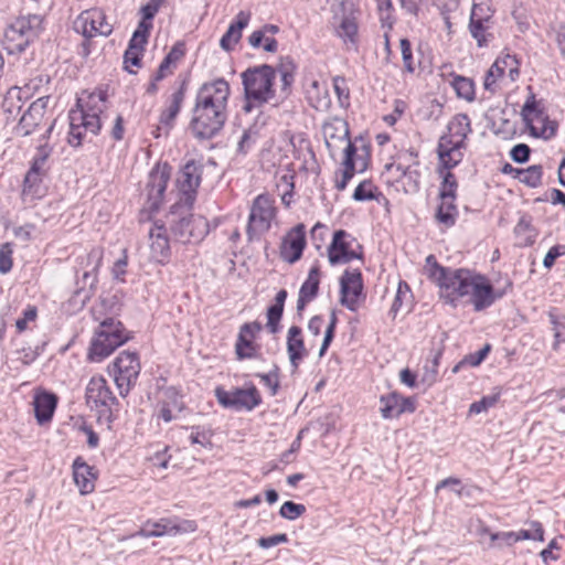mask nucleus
I'll list each match as a JSON object with an SVG mask.
<instances>
[{
    "label": "nucleus",
    "mask_w": 565,
    "mask_h": 565,
    "mask_svg": "<svg viewBox=\"0 0 565 565\" xmlns=\"http://www.w3.org/2000/svg\"><path fill=\"white\" fill-rule=\"evenodd\" d=\"M107 94L104 90L88 94L86 99L78 98L68 113V143L79 147L86 132L97 135L107 118Z\"/></svg>",
    "instance_id": "obj_1"
},
{
    "label": "nucleus",
    "mask_w": 565,
    "mask_h": 565,
    "mask_svg": "<svg viewBox=\"0 0 565 565\" xmlns=\"http://www.w3.org/2000/svg\"><path fill=\"white\" fill-rule=\"evenodd\" d=\"M425 270L428 278L438 285L441 294L450 303L469 295L476 277L468 269H454L439 265L434 255L426 257Z\"/></svg>",
    "instance_id": "obj_2"
},
{
    "label": "nucleus",
    "mask_w": 565,
    "mask_h": 565,
    "mask_svg": "<svg viewBox=\"0 0 565 565\" xmlns=\"http://www.w3.org/2000/svg\"><path fill=\"white\" fill-rule=\"evenodd\" d=\"M241 78L244 87L245 111H250L275 98L276 71L273 66L263 64L248 67L241 74Z\"/></svg>",
    "instance_id": "obj_3"
},
{
    "label": "nucleus",
    "mask_w": 565,
    "mask_h": 565,
    "mask_svg": "<svg viewBox=\"0 0 565 565\" xmlns=\"http://www.w3.org/2000/svg\"><path fill=\"white\" fill-rule=\"evenodd\" d=\"M330 3V25L333 33L347 47H356L359 42L358 17L360 10L355 0H328Z\"/></svg>",
    "instance_id": "obj_4"
},
{
    "label": "nucleus",
    "mask_w": 565,
    "mask_h": 565,
    "mask_svg": "<svg viewBox=\"0 0 565 565\" xmlns=\"http://www.w3.org/2000/svg\"><path fill=\"white\" fill-rule=\"evenodd\" d=\"M129 339V332L119 320L106 318L95 330L88 350V358L93 362H100Z\"/></svg>",
    "instance_id": "obj_5"
},
{
    "label": "nucleus",
    "mask_w": 565,
    "mask_h": 565,
    "mask_svg": "<svg viewBox=\"0 0 565 565\" xmlns=\"http://www.w3.org/2000/svg\"><path fill=\"white\" fill-rule=\"evenodd\" d=\"M170 232L174 241L188 244L202 241L209 233L207 221L186 211L183 203H174L169 213Z\"/></svg>",
    "instance_id": "obj_6"
},
{
    "label": "nucleus",
    "mask_w": 565,
    "mask_h": 565,
    "mask_svg": "<svg viewBox=\"0 0 565 565\" xmlns=\"http://www.w3.org/2000/svg\"><path fill=\"white\" fill-rule=\"evenodd\" d=\"M42 19L36 14L18 17L4 30L3 45L9 54L23 53L40 35Z\"/></svg>",
    "instance_id": "obj_7"
},
{
    "label": "nucleus",
    "mask_w": 565,
    "mask_h": 565,
    "mask_svg": "<svg viewBox=\"0 0 565 565\" xmlns=\"http://www.w3.org/2000/svg\"><path fill=\"white\" fill-rule=\"evenodd\" d=\"M103 258L104 248L100 246H95L85 255L77 257L75 267V295H83V300H87L94 295Z\"/></svg>",
    "instance_id": "obj_8"
},
{
    "label": "nucleus",
    "mask_w": 565,
    "mask_h": 565,
    "mask_svg": "<svg viewBox=\"0 0 565 565\" xmlns=\"http://www.w3.org/2000/svg\"><path fill=\"white\" fill-rule=\"evenodd\" d=\"M275 200L268 194L257 195L250 206L246 234L252 241L268 232L276 217Z\"/></svg>",
    "instance_id": "obj_9"
},
{
    "label": "nucleus",
    "mask_w": 565,
    "mask_h": 565,
    "mask_svg": "<svg viewBox=\"0 0 565 565\" xmlns=\"http://www.w3.org/2000/svg\"><path fill=\"white\" fill-rule=\"evenodd\" d=\"M137 352L122 351L113 362V375L121 396L128 395L140 374Z\"/></svg>",
    "instance_id": "obj_10"
},
{
    "label": "nucleus",
    "mask_w": 565,
    "mask_h": 565,
    "mask_svg": "<svg viewBox=\"0 0 565 565\" xmlns=\"http://www.w3.org/2000/svg\"><path fill=\"white\" fill-rule=\"evenodd\" d=\"M226 119L227 113H216L209 108L194 106L192 109L190 129L196 139H212L222 130Z\"/></svg>",
    "instance_id": "obj_11"
},
{
    "label": "nucleus",
    "mask_w": 565,
    "mask_h": 565,
    "mask_svg": "<svg viewBox=\"0 0 565 565\" xmlns=\"http://www.w3.org/2000/svg\"><path fill=\"white\" fill-rule=\"evenodd\" d=\"M215 397L223 407L236 412H250L262 404L260 393L255 385H250L246 388L236 387L231 391L216 387Z\"/></svg>",
    "instance_id": "obj_12"
},
{
    "label": "nucleus",
    "mask_w": 565,
    "mask_h": 565,
    "mask_svg": "<svg viewBox=\"0 0 565 565\" xmlns=\"http://www.w3.org/2000/svg\"><path fill=\"white\" fill-rule=\"evenodd\" d=\"M202 164L195 160H189L181 167L177 177L179 200L175 203H183L186 211L192 210L196 199V190L201 183Z\"/></svg>",
    "instance_id": "obj_13"
},
{
    "label": "nucleus",
    "mask_w": 565,
    "mask_h": 565,
    "mask_svg": "<svg viewBox=\"0 0 565 565\" xmlns=\"http://www.w3.org/2000/svg\"><path fill=\"white\" fill-rule=\"evenodd\" d=\"M170 175L171 167L168 163H164L163 166L158 164L150 171L145 188L146 200L142 213L145 211L148 213H154L159 211L163 202L164 192L167 190Z\"/></svg>",
    "instance_id": "obj_14"
},
{
    "label": "nucleus",
    "mask_w": 565,
    "mask_h": 565,
    "mask_svg": "<svg viewBox=\"0 0 565 565\" xmlns=\"http://www.w3.org/2000/svg\"><path fill=\"white\" fill-rule=\"evenodd\" d=\"M230 94V84L224 78L204 83L198 90L194 106L227 113Z\"/></svg>",
    "instance_id": "obj_15"
},
{
    "label": "nucleus",
    "mask_w": 565,
    "mask_h": 565,
    "mask_svg": "<svg viewBox=\"0 0 565 565\" xmlns=\"http://www.w3.org/2000/svg\"><path fill=\"white\" fill-rule=\"evenodd\" d=\"M370 160L371 145L362 137L355 138L354 142H348L344 148L341 179L349 183L355 172L362 173L369 168Z\"/></svg>",
    "instance_id": "obj_16"
},
{
    "label": "nucleus",
    "mask_w": 565,
    "mask_h": 565,
    "mask_svg": "<svg viewBox=\"0 0 565 565\" xmlns=\"http://www.w3.org/2000/svg\"><path fill=\"white\" fill-rule=\"evenodd\" d=\"M355 238L344 230H338L333 233L332 241L327 248L328 260L330 265L349 264L353 259H362V246L356 244L359 250L352 248Z\"/></svg>",
    "instance_id": "obj_17"
},
{
    "label": "nucleus",
    "mask_w": 565,
    "mask_h": 565,
    "mask_svg": "<svg viewBox=\"0 0 565 565\" xmlns=\"http://www.w3.org/2000/svg\"><path fill=\"white\" fill-rule=\"evenodd\" d=\"M73 26L86 39L96 35L108 36L113 32V25L107 22L104 11L98 8L81 12L74 20Z\"/></svg>",
    "instance_id": "obj_18"
},
{
    "label": "nucleus",
    "mask_w": 565,
    "mask_h": 565,
    "mask_svg": "<svg viewBox=\"0 0 565 565\" xmlns=\"http://www.w3.org/2000/svg\"><path fill=\"white\" fill-rule=\"evenodd\" d=\"M196 530L194 521L162 518L159 521H147L138 531L142 537H160L164 535H177Z\"/></svg>",
    "instance_id": "obj_19"
},
{
    "label": "nucleus",
    "mask_w": 565,
    "mask_h": 565,
    "mask_svg": "<svg viewBox=\"0 0 565 565\" xmlns=\"http://www.w3.org/2000/svg\"><path fill=\"white\" fill-rule=\"evenodd\" d=\"M363 292L362 274L359 269L345 270L340 278V302L350 311H355Z\"/></svg>",
    "instance_id": "obj_20"
},
{
    "label": "nucleus",
    "mask_w": 565,
    "mask_h": 565,
    "mask_svg": "<svg viewBox=\"0 0 565 565\" xmlns=\"http://www.w3.org/2000/svg\"><path fill=\"white\" fill-rule=\"evenodd\" d=\"M185 83H182L168 99L166 107L160 114L159 124L152 132L154 138H160L162 135L168 136L170 130L173 128L174 121L185 98Z\"/></svg>",
    "instance_id": "obj_21"
},
{
    "label": "nucleus",
    "mask_w": 565,
    "mask_h": 565,
    "mask_svg": "<svg viewBox=\"0 0 565 565\" xmlns=\"http://www.w3.org/2000/svg\"><path fill=\"white\" fill-rule=\"evenodd\" d=\"M86 403L90 408L110 409L117 398L103 376H93L85 392Z\"/></svg>",
    "instance_id": "obj_22"
},
{
    "label": "nucleus",
    "mask_w": 565,
    "mask_h": 565,
    "mask_svg": "<svg viewBox=\"0 0 565 565\" xmlns=\"http://www.w3.org/2000/svg\"><path fill=\"white\" fill-rule=\"evenodd\" d=\"M306 226L302 223L290 228L280 245V257L289 264H294L302 256L306 247Z\"/></svg>",
    "instance_id": "obj_23"
},
{
    "label": "nucleus",
    "mask_w": 565,
    "mask_h": 565,
    "mask_svg": "<svg viewBox=\"0 0 565 565\" xmlns=\"http://www.w3.org/2000/svg\"><path fill=\"white\" fill-rule=\"evenodd\" d=\"M380 413L384 419L398 418L404 413L416 411L414 397H404L397 392H392L380 397Z\"/></svg>",
    "instance_id": "obj_24"
},
{
    "label": "nucleus",
    "mask_w": 565,
    "mask_h": 565,
    "mask_svg": "<svg viewBox=\"0 0 565 565\" xmlns=\"http://www.w3.org/2000/svg\"><path fill=\"white\" fill-rule=\"evenodd\" d=\"M466 146L455 142L450 137H440L437 145L438 170L456 168L463 159L462 149Z\"/></svg>",
    "instance_id": "obj_25"
},
{
    "label": "nucleus",
    "mask_w": 565,
    "mask_h": 565,
    "mask_svg": "<svg viewBox=\"0 0 565 565\" xmlns=\"http://www.w3.org/2000/svg\"><path fill=\"white\" fill-rule=\"evenodd\" d=\"M322 134L324 137L326 146L330 151L331 156H333L334 152L338 150L339 142H352L350 140V130L348 121L339 117H333L330 120L326 121L322 126Z\"/></svg>",
    "instance_id": "obj_26"
},
{
    "label": "nucleus",
    "mask_w": 565,
    "mask_h": 565,
    "mask_svg": "<svg viewBox=\"0 0 565 565\" xmlns=\"http://www.w3.org/2000/svg\"><path fill=\"white\" fill-rule=\"evenodd\" d=\"M50 102L49 96H43L34 100L20 118L18 129L22 131L23 136L31 135L44 118L47 105Z\"/></svg>",
    "instance_id": "obj_27"
},
{
    "label": "nucleus",
    "mask_w": 565,
    "mask_h": 565,
    "mask_svg": "<svg viewBox=\"0 0 565 565\" xmlns=\"http://www.w3.org/2000/svg\"><path fill=\"white\" fill-rule=\"evenodd\" d=\"M472 289L469 290L471 302L476 311L490 307L502 294L495 295L491 284L481 276H476L472 281Z\"/></svg>",
    "instance_id": "obj_28"
},
{
    "label": "nucleus",
    "mask_w": 565,
    "mask_h": 565,
    "mask_svg": "<svg viewBox=\"0 0 565 565\" xmlns=\"http://www.w3.org/2000/svg\"><path fill=\"white\" fill-rule=\"evenodd\" d=\"M151 258L166 264L170 257V244L167 228L163 224H154L149 231Z\"/></svg>",
    "instance_id": "obj_29"
},
{
    "label": "nucleus",
    "mask_w": 565,
    "mask_h": 565,
    "mask_svg": "<svg viewBox=\"0 0 565 565\" xmlns=\"http://www.w3.org/2000/svg\"><path fill=\"white\" fill-rule=\"evenodd\" d=\"M72 467L73 478L79 489V493L83 495L92 493L97 480L95 467L89 466L82 457H76Z\"/></svg>",
    "instance_id": "obj_30"
},
{
    "label": "nucleus",
    "mask_w": 565,
    "mask_h": 565,
    "mask_svg": "<svg viewBox=\"0 0 565 565\" xmlns=\"http://www.w3.org/2000/svg\"><path fill=\"white\" fill-rule=\"evenodd\" d=\"M262 330V324L257 321L244 323L238 332L235 343V353L238 360L250 359L255 356V347L253 339Z\"/></svg>",
    "instance_id": "obj_31"
},
{
    "label": "nucleus",
    "mask_w": 565,
    "mask_h": 565,
    "mask_svg": "<svg viewBox=\"0 0 565 565\" xmlns=\"http://www.w3.org/2000/svg\"><path fill=\"white\" fill-rule=\"evenodd\" d=\"M287 353L291 366L297 370L302 360L308 355V350L305 345L302 330L298 326H291L287 332L286 339Z\"/></svg>",
    "instance_id": "obj_32"
},
{
    "label": "nucleus",
    "mask_w": 565,
    "mask_h": 565,
    "mask_svg": "<svg viewBox=\"0 0 565 565\" xmlns=\"http://www.w3.org/2000/svg\"><path fill=\"white\" fill-rule=\"evenodd\" d=\"M252 14L249 11H239L235 20L228 25L227 31L223 34L220 40V46L230 52L234 45L238 43L242 38V31L248 25Z\"/></svg>",
    "instance_id": "obj_33"
},
{
    "label": "nucleus",
    "mask_w": 565,
    "mask_h": 565,
    "mask_svg": "<svg viewBox=\"0 0 565 565\" xmlns=\"http://www.w3.org/2000/svg\"><path fill=\"white\" fill-rule=\"evenodd\" d=\"M448 132L441 137H450L455 142L466 146V139L472 132L471 121L467 114H457L447 126Z\"/></svg>",
    "instance_id": "obj_34"
},
{
    "label": "nucleus",
    "mask_w": 565,
    "mask_h": 565,
    "mask_svg": "<svg viewBox=\"0 0 565 565\" xmlns=\"http://www.w3.org/2000/svg\"><path fill=\"white\" fill-rule=\"evenodd\" d=\"M57 405V397L53 393L43 392L34 397V412L39 424L47 423L52 419Z\"/></svg>",
    "instance_id": "obj_35"
},
{
    "label": "nucleus",
    "mask_w": 565,
    "mask_h": 565,
    "mask_svg": "<svg viewBox=\"0 0 565 565\" xmlns=\"http://www.w3.org/2000/svg\"><path fill=\"white\" fill-rule=\"evenodd\" d=\"M494 21H484V19H469L468 30L472 39L476 40L478 47H486L493 39L490 30L493 28Z\"/></svg>",
    "instance_id": "obj_36"
},
{
    "label": "nucleus",
    "mask_w": 565,
    "mask_h": 565,
    "mask_svg": "<svg viewBox=\"0 0 565 565\" xmlns=\"http://www.w3.org/2000/svg\"><path fill=\"white\" fill-rule=\"evenodd\" d=\"M440 204L437 209L436 220L439 224L446 227H451L456 224L458 210L455 204L456 199H440Z\"/></svg>",
    "instance_id": "obj_37"
},
{
    "label": "nucleus",
    "mask_w": 565,
    "mask_h": 565,
    "mask_svg": "<svg viewBox=\"0 0 565 565\" xmlns=\"http://www.w3.org/2000/svg\"><path fill=\"white\" fill-rule=\"evenodd\" d=\"M521 115L524 120V122L529 126H531V129L534 131V127L532 124L534 121H544V113L537 107V102L535 99L534 94H531L527 99L525 100L522 109Z\"/></svg>",
    "instance_id": "obj_38"
},
{
    "label": "nucleus",
    "mask_w": 565,
    "mask_h": 565,
    "mask_svg": "<svg viewBox=\"0 0 565 565\" xmlns=\"http://www.w3.org/2000/svg\"><path fill=\"white\" fill-rule=\"evenodd\" d=\"M319 284L320 269L318 265H313L309 270L308 278L300 287L299 295L312 300L318 294Z\"/></svg>",
    "instance_id": "obj_39"
},
{
    "label": "nucleus",
    "mask_w": 565,
    "mask_h": 565,
    "mask_svg": "<svg viewBox=\"0 0 565 565\" xmlns=\"http://www.w3.org/2000/svg\"><path fill=\"white\" fill-rule=\"evenodd\" d=\"M451 86L459 98L467 102H472L475 99V83L472 79L456 75L451 82Z\"/></svg>",
    "instance_id": "obj_40"
},
{
    "label": "nucleus",
    "mask_w": 565,
    "mask_h": 565,
    "mask_svg": "<svg viewBox=\"0 0 565 565\" xmlns=\"http://www.w3.org/2000/svg\"><path fill=\"white\" fill-rule=\"evenodd\" d=\"M443 178L439 188V199H456L458 182L455 174L449 170H438Z\"/></svg>",
    "instance_id": "obj_41"
},
{
    "label": "nucleus",
    "mask_w": 565,
    "mask_h": 565,
    "mask_svg": "<svg viewBox=\"0 0 565 565\" xmlns=\"http://www.w3.org/2000/svg\"><path fill=\"white\" fill-rule=\"evenodd\" d=\"M548 319L554 332L553 349L556 351L561 343H565V316L558 315L556 310L548 311Z\"/></svg>",
    "instance_id": "obj_42"
},
{
    "label": "nucleus",
    "mask_w": 565,
    "mask_h": 565,
    "mask_svg": "<svg viewBox=\"0 0 565 565\" xmlns=\"http://www.w3.org/2000/svg\"><path fill=\"white\" fill-rule=\"evenodd\" d=\"M542 166L533 164L526 169H521L518 180L530 188H537L542 184Z\"/></svg>",
    "instance_id": "obj_43"
},
{
    "label": "nucleus",
    "mask_w": 565,
    "mask_h": 565,
    "mask_svg": "<svg viewBox=\"0 0 565 565\" xmlns=\"http://www.w3.org/2000/svg\"><path fill=\"white\" fill-rule=\"evenodd\" d=\"M295 70L296 66L290 57L281 60L278 71L280 73L281 92L285 96L288 95L290 86L294 83Z\"/></svg>",
    "instance_id": "obj_44"
},
{
    "label": "nucleus",
    "mask_w": 565,
    "mask_h": 565,
    "mask_svg": "<svg viewBox=\"0 0 565 565\" xmlns=\"http://www.w3.org/2000/svg\"><path fill=\"white\" fill-rule=\"evenodd\" d=\"M52 153V148L47 145H41L31 162V169L39 171L40 174L46 175L49 171V158Z\"/></svg>",
    "instance_id": "obj_45"
},
{
    "label": "nucleus",
    "mask_w": 565,
    "mask_h": 565,
    "mask_svg": "<svg viewBox=\"0 0 565 565\" xmlns=\"http://www.w3.org/2000/svg\"><path fill=\"white\" fill-rule=\"evenodd\" d=\"M377 186L371 180H363L353 192V200L358 202L376 200Z\"/></svg>",
    "instance_id": "obj_46"
},
{
    "label": "nucleus",
    "mask_w": 565,
    "mask_h": 565,
    "mask_svg": "<svg viewBox=\"0 0 565 565\" xmlns=\"http://www.w3.org/2000/svg\"><path fill=\"white\" fill-rule=\"evenodd\" d=\"M150 31L151 29H149V25L147 26L145 23H138L137 29L129 40L128 49L145 52V46L148 43Z\"/></svg>",
    "instance_id": "obj_47"
},
{
    "label": "nucleus",
    "mask_w": 565,
    "mask_h": 565,
    "mask_svg": "<svg viewBox=\"0 0 565 565\" xmlns=\"http://www.w3.org/2000/svg\"><path fill=\"white\" fill-rule=\"evenodd\" d=\"M164 3L166 0H149L140 8L141 20L139 23H145L147 26L149 25V29H152V20Z\"/></svg>",
    "instance_id": "obj_48"
},
{
    "label": "nucleus",
    "mask_w": 565,
    "mask_h": 565,
    "mask_svg": "<svg viewBox=\"0 0 565 565\" xmlns=\"http://www.w3.org/2000/svg\"><path fill=\"white\" fill-rule=\"evenodd\" d=\"M332 84L340 107L348 108L350 106V89L347 79L343 76H334Z\"/></svg>",
    "instance_id": "obj_49"
},
{
    "label": "nucleus",
    "mask_w": 565,
    "mask_h": 565,
    "mask_svg": "<svg viewBox=\"0 0 565 565\" xmlns=\"http://www.w3.org/2000/svg\"><path fill=\"white\" fill-rule=\"evenodd\" d=\"M411 299V288L406 281H399L390 312L395 317L405 302Z\"/></svg>",
    "instance_id": "obj_50"
},
{
    "label": "nucleus",
    "mask_w": 565,
    "mask_h": 565,
    "mask_svg": "<svg viewBox=\"0 0 565 565\" xmlns=\"http://www.w3.org/2000/svg\"><path fill=\"white\" fill-rule=\"evenodd\" d=\"M258 137L259 129L256 124L245 129L237 143V151L244 154L247 153Z\"/></svg>",
    "instance_id": "obj_51"
},
{
    "label": "nucleus",
    "mask_w": 565,
    "mask_h": 565,
    "mask_svg": "<svg viewBox=\"0 0 565 565\" xmlns=\"http://www.w3.org/2000/svg\"><path fill=\"white\" fill-rule=\"evenodd\" d=\"M161 403L178 414L184 408L182 395L174 387H168L164 390Z\"/></svg>",
    "instance_id": "obj_52"
},
{
    "label": "nucleus",
    "mask_w": 565,
    "mask_h": 565,
    "mask_svg": "<svg viewBox=\"0 0 565 565\" xmlns=\"http://www.w3.org/2000/svg\"><path fill=\"white\" fill-rule=\"evenodd\" d=\"M514 533L518 542L522 540L544 541V530L540 522H531L529 529H522Z\"/></svg>",
    "instance_id": "obj_53"
},
{
    "label": "nucleus",
    "mask_w": 565,
    "mask_h": 565,
    "mask_svg": "<svg viewBox=\"0 0 565 565\" xmlns=\"http://www.w3.org/2000/svg\"><path fill=\"white\" fill-rule=\"evenodd\" d=\"M382 28L392 30L394 18L392 14L393 3L391 0H376Z\"/></svg>",
    "instance_id": "obj_54"
},
{
    "label": "nucleus",
    "mask_w": 565,
    "mask_h": 565,
    "mask_svg": "<svg viewBox=\"0 0 565 565\" xmlns=\"http://www.w3.org/2000/svg\"><path fill=\"white\" fill-rule=\"evenodd\" d=\"M306 507L294 501H286L279 510V515L286 520L294 521L306 513Z\"/></svg>",
    "instance_id": "obj_55"
},
{
    "label": "nucleus",
    "mask_w": 565,
    "mask_h": 565,
    "mask_svg": "<svg viewBox=\"0 0 565 565\" xmlns=\"http://www.w3.org/2000/svg\"><path fill=\"white\" fill-rule=\"evenodd\" d=\"M461 484L460 479L455 477L446 478L441 481H439L436 486V492H438L440 489L446 487H452V490L457 493L458 497H470L473 490H479V488H456Z\"/></svg>",
    "instance_id": "obj_56"
},
{
    "label": "nucleus",
    "mask_w": 565,
    "mask_h": 565,
    "mask_svg": "<svg viewBox=\"0 0 565 565\" xmlns=\"http://www.w3.org/2000/svg\"><path fill=\"white\" fill-rule=\"evenodd\" d=\"M44 177L45 175L40 174L39 171H34L30 168L23 180V193L36 194Z\"/></svg>",
    "instance_id": "obj_57"
},
{
    "label": "nucleus",
    "mask_w": 565,
    "mask_h": 565,
    "mask_svg": "<svg viewBox=\"0 0 565 565\" xmlns=\"http://www.w3.org/2000/svg\"><path fill=\"white\" fill-rule=\"evenodd\" d=\"M212 434L210 430L202 428L201 426H192L191 434L189 436L190 443L192 445H200L204 448L211 447Z\"/></svg>",
    "instance_id": "obj_58"
},
{
    "label": "nucleus",
    "mask_w": 565,
    "mask_h": 565,
    "mask_svg": "<svg viewBox=\"0 0 565 565\" xmlns=\"http://www.w3.org/2000/svg\"><path fill=\"white\" fill-rule=\"evenodd\" d=\"M284 313V308L271 305L267 309V323L266 328L268 331L273 334L277 333L279 331V322L281 320Z\"/></svg>",
    "instance_id": "obj_59"
},
{
    "label": "nucleus",
    "mask_w": 565,
    "mask_h": 565,
    "mask_svg": "<svg viewBox=\"0 0 565 565\" xmlns=\"http://www.w3.org/2000/svg\"><path fill=\"white\" fill-rule=\"evenodd\" d=\"M259 377L260 382L270 390V395L275 396L278 393L279 388V375H278V366H274L268 373H258L256 374Z\"/></svg>",
    "instance_id": "obj_60"
},
{
    "label": "nucleus",
    "mask_w": 565,
    "mask_h": 565,
    "mask_svg": "<svg viewBox=\"0 0 565 565\" xmlns=\"http://www.w3.org/2000/svg\"><path fill=\"white\" fill-rule=\"evenodd\" d=\"M13 244L4 243L0 246V273L8 274L13 266Z\"/></svg>",
    "instance_id": "obj_61"
},
{
    "label": "nucleus",
    "mask_w": 565,
    "mask_h": 565,
    "mask_svg": "<svg viewBox=\"0 0 565 565\" xmlns=\"http://www.w3.org/2000/svg\"><path fill=\"white\" fill-rule=\"evenodd\" d=\"M504 74V67L501 65V60H497L490 70L488 71L484 78V88L487 90L494 92V84L498 78L502 77Z\"/></svg>",
    "instance_id": "obj_62"
},
{
    "label": "nucleus",
    "mask_w": 565,
    "mask_h": 565,
    "mask_svg": "<svg viewBox=\"0 0 565 565\" xmlns=\"http://www.w3.org/2000/svg\"><path fill=\"white\" fill-rule=\"evenodd\" d=\"M499 394H491L483 396L480 401H477L470 405L469 412L472 414H480L487 412L499 402Z\"/></svg>",
    "instance_id": "obj_63"
},
{
    "label": "nucleus",
    "mask_w": 565,
    "mask_h": 565,
    "mask_svg": "<svg viewBox=\"0 0 565 565\" xmlns=\"http://www.w3.org/2000/svg\"><path fill=\"white\" fill-rule=\"evenodd\" d=\"M530 154L531 149L526 143H518L510 151L511 159L516 163L527 162L530 159Z\"/></svg>",
    "instance_id": "obj_64"
}]
</instances>
